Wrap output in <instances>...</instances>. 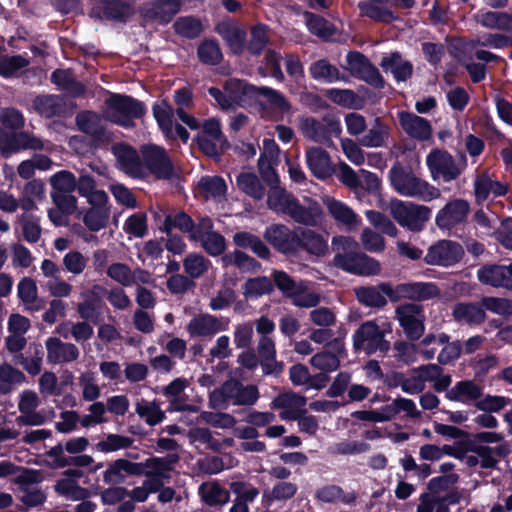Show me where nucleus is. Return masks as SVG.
Wrapping results in <instances>:
<instances>
[{"mask_svg":"<svg viewBox=\"0 0 512 512\" xmlns=\"http://www.w3.org/2000/svg\"><path fill=\"white\" fill-rule=\"evenodd\" d=\"M75 122L79 131L91 137L93 146L108 144L111 141V135L101 124V119L96 112H80L76 115Z\"/></svg>","mask_w":512,"mask_h":512,"instance_id":"20","label":"nucleus"},{"mask_svg":"<svg viewBox=\"0 0 512 512\" xmlns=\"http://www.w3.org/2000/svg\"><path fill=\"white\" fill-rule=\"evenodd\" d=\"M45 345L47 361L50 364L70 363L79 358V349L73 343L63 342L57 337H49Z\"/></svg>","mask_w":512,"mask_h":512,"instance_id":"29","label":"nucleus"},{"mask_svg":"<svg viewBox=\"0 0 512 512\" xmlns=\"http://www.w3.org/2000/svg\"><path fill=\"white\" fill-rule=\"evenodd\" d=\"M388 136V126L382 122L380 117H376L371 128L362 137L361 144L366 147H381Z\"/></svg>","mask_w":512,"mask_h":512,"instance_id":"48","label":"nucleus"},{"mask_svg":"<svg viewBox=\"0 0 512 512\" xmlns=\"http://www.w3.org/2000/svg\"><path fill=\"white\" fill-rule=\"evenodd\" d=\"M398 118L401 128L411 138L419 141L431 138L432 126L427 119L408 111L399 112Z\"/></svg>","mask_w":512,"mask_h":512,"instance_id":"25","label":"nucleus"},{"mask_svg":"<svg viewBox=\"0 0 512 512\" xmlns=\"http://www.w3.org/2000/svg\"><path fill=\"white\" fill-rule=\"evenodd\" d=\"M173 28L177 35L187 39H195L203 31V25L201 21L194 16L179 17L174 22Z\"/></svg>","mask_w":512,"mask_h":512,"instance_id":"50","label":"nucleus"},{"mask_svg":"<svg viewBox=\"0 0 512 512\" xmlns=\"http://www.w3.org/2000/svg\"><path fill=\"white\" fill-rule=\"evenodd\" d=\"M197 56L201 63L205 65H218L223 54L219 44L215 40H205L197 48Z\"/></svg>","mask_w":512,"mask_h":512,"instance_id":"55","label":"nucleus"},{"mask_svg":"<svg viewBox=\"0 0 512 512\" xmlns=\"http://www.w3.org/2000/svg\"><path fill=\"white\" fill-rule=\"evenodd\" d=\"M91 16L97 20L125 24L134 14L133 3L126 0H96Z\"/></svg>","mask_w":512,"mask_h":512,"instance_id":"16","label":"nucleus"},{"mask_svg":"<svg viewBox=\"0 0 512 512\" xmlns=\"http://www.w3.org/2000/svg\"><path fill=\"white\" fill-rule=\"evenodd\" d=\"M105 104L107 106V118L124 128L133 127V120L142 118L147 112V108L142 101L126 94L112 93L106 99Z\"/></svg>","mask_w":512,"mask_h":512,"instance_id":"3","label":"nucleus"},{"mask_svg":"<svg viewBox=\"0 0 512 512\" xmlns=\"http://www.w3.org/2000/svg\"><path fill=\"white\" fill-rule=\"evenodd\" d=\"M483 395V388L473 380L458 381L454 387L446 392V398L453 402H477Z\"/></svg>","mask_w":512,"mask_h":512,"instance_id":"34","label":"nucleus"},{"mask_svg":"<svg viewBox=\"0 0 512 512\" xmlns=\"http://www.w3.org/2000/svg\"><path fill=\"white\" fill-rule=\"evenodd\" d=\"M396 319L410 341L419 340L425 331L424 307L417 303H403L395 308Z\"/></svg>","mask_w":512,"mask_h":512,"instance_id":"9","label":"nucleus"},{"mask_svg":"<svg viewBox=\"0 0 512 512\" xmlns=\"http://www.w3.org/2000/svg\"><path fill=\"white\" fill-rule=\"evenodd\" d=\"M297 226L293 229L285 224H271L266 227L263 238L278 253L287 256H296V245L298 243Z\"/></svg>","mask_w":512,"mask_h":512,"instance_id":"13","label":"nucleus"},{"mask_svg":"<svg viewBox=\"0 0 512 512\" xmlns=\"http://www.w3.org/2000/svg\"><path fill=\"white\" fill-rule=\"evenodd\" d=\"M193 144H196L205 156L214 161H220L223 154L231 147L217 118L203 121L200 131L193 138Z\"/></svg>","mask_w":512,"mask_h":512,"instance_id":"4","label":"nucleus"},{"mask_svg":"<svg viewBox=\"0 0 512 512\" xmlns=\"http://www.w3.org/2000/svg\"><path fill=\"white\" fill-rule=\"evenodd\" d=\"M198 188L206 197L218 198L227 192V185L221 176H203L198 182Z\"/></svg>","mask_w":512,"mask_h":512,"instance_id":"58","label":"nucleus"},{"mask_svg":"<svg viewBox=\"0 0 512 512\" xmlns=\"http://www.w3.org/2000/svg\"><path fill=\"white\" fill-rule=\"evenodd\" d=\"M390 331L389 324L388 329H385L380 327L376 320L361 323L352 336L355 352L363 351L368 356L377 352L382 355L387 354L390 350V342L385 339V335Z\"/></svg>","mask_w":512,"mask_h":512,"instance_id":"5","label":"nucleus"},{"mask_svg":"<svg viewBox=\"0 0 512 512\" xmlns=\"http://www.w3.org/2000/svg\"><path fill=\"white\" fill-rule=\"evenodd\" d=\"M33 109L44 118L65 117L69 108L65 98L56 94L37 95L32 101Z\"/></svg>","mask_w":512,"mask_h":512,"instance_id":"23","label":"nucleus"},{"mask_svg":"<svg viewBox=\"0 0 512 512\" xmlns=\"http://www.w3.org/2000/svg\"><path fill=\"white\" fill-rule=\"evenodd\" d=\"M298 243L296 245V256L305 251L314 256H323L328 250L327 239L312 229L297 226Z\"/></svg>","mask_w":512,"mask_h":512,"instance_id":"26","label":"nucleus"},{"mask_svg":"<svg viewBox=\"0 0 512 512\" xmlns=\"http://www.w3.org/2000/svg\"><path fill=\"white\" fill-rule=\"evenodd\" d=\"M398 415L396 399L392 404L384 405L379 411L376 410H358L351 413V417L360 421L369 422H387Z\"/></svg>","mask_w":512,"mask_h":512,"instance_id":"41","label":"nucleus"},{"mask_svg":"<svg viewBox=\"0 0 512 512\" xmlns=\"http://www.w3.org/2000/svg\"><path fill=\"white\" fill-rule=\"evenodd\" d=\"M136 413L140 418H143L149 426H155L165 419V412L161 410L160 404L157 401H152L145 404L137 403Z\"/></svg>","mask_w":512,"mask_h":512,"instance_id":"59","label":"nucleus"},{"mask_svg":"<svg viewBox=\"0 0 512 512\" xmlns=\"http://www.w3.org/2000/svg\"><path fill=\"white\" fill-rule=\"evenodd\" d=\"M26 380L25 374L12 365L4 363L0 365V394L11 392L12 384H21Z\"/></svg>","mask_w":512,"mask_h":512,"instance_id":"51","label":"nucleus"},{"mask_svg":"<svg viewBox=\"0 0 512 512\" xmlns=\"http://www.w3.org/2000/svg\"><path fill=\"white\" fill-rule=\"evenodd\" d=\"M201 500L208 506L224 505L229 501V492L218 482L202 483L198 488Z\"/></svg>","mask_w":512,"mask_h":512,"instance_id":"39","label":"nucleus"},{"mask_svg":"<svg viewBox=\"0 0 512 512\" xmlns=\"http://www.w3.org/2000/svg\"><path fill=\"white\" fill-rule=\"evenodd\" d=\"M310 364L320 371L333 372L340 367V359L332 352L321 351L314 354L310 359Z\"/></svg>","mask_w":512,"mask_h":512,"instance_id":"64","label":"nucleus"},{"mask_svg":"<svg viewBox=\"0 0 512 512\" xmlns=\"http://www.w3.org/2000/svg\"><path fill=\"white\" fill-rule=\"evenodd\" d=\"M380 288L392 303L403 299L411 303L428 301L438 298L441 293L434 282H404L395 286L390 282H380Z\"/></svg>","mask_w":512,"mask_h":512,"instance_id":"6","label":"nucleus"},{"mask_svg":"<svg viewBox=\"0 0 512 512\" xmlns=\"http://www.w3.org/2000/svg\"><path fill=\"white\" fill-rule=\"evenodd\" d=\"M127 234L137 238L144 237L148 232L147 215L144 212H137L130 215L123 227Z\"/></svg>","mask_w":512,"mask_h":512,"instance_id":"62","label":"nucleus"},{"mask_svg":"<svg viewBox=\"0 0 512 512\" xmlns=\"http://www.w3.org/2000/svg\"><path fill=\"white\" fill-rule=\"evenodd\" d=\"M479 282L492 287H512V262L509 265L486 264L477 271Z\"/></svg>","mask_w":512,"mask_h":512,"instance_id":"24","label":"nucleus"},{"mask_svg":"<svg viewBox=\"0 0 512 512\" xmlns=\"http://www.w3.org/2000/svg\"><path fill=\"white\" fill-rule=\"evenodd\" d=\"M198 242H200L204 251L212 257L220 256L226 250V239L217 231L205 235L203 238L199 239Z\"/></svg>","mask_w":512,"mask_h":512,"instance_id":"60","label":"nucleus"},{"mask_svg":"<svg viewBox=\"0 0 512 512\" xmlns=\"http://www.w3.org/2000/svg\"><path fill=\"white\" fill-rule=\"evenodd\" d=\"M393 188L403 196L418 197L425 202L440 197V190L428 182L416 177L411 171L393 166L389 172Z\"/></svg>","mask_w":512,"mask_h":512,"instance_id":"2","label":"nucleus"},{"mask_svg":"<svg viewBox=\"0 0 512 512\" xmlns=\"http://www.w3.org/2000/svg\"><path fill=\"white\" fill-rule=\"evenodd\" d=\"M319 214V208H307L296 198L295 202H293V205L289 209L287 216L298 224L313 227L317 225V217Z\"/></svg>","mask_w":512,"mask_h":512,"instance_id":"47","label":"nucleus"},{"mask_svg":"<svg viewBox=\"0 0 512 512\" xmlns=\"http://www.w3.org/2000/svg\"><path fill=\"white\" fill-rule=\"evenodd\" d=\"M309 73L311 78L324 83H334L345 79L339 69L324 58L312 62L309 66Z\"/></svg>","mask_w":512,"mask_h":512,"instance_id":"37","label":"nucleus"},{"mask_svg":"<svg viewBox=\"0 0 512 512\" xmlns=\"http://www.w3.org/2000/svg\"><path fill=\"white\" fill-rule=\"evenodd\" d=\"M426 164L433 179L441 177L444 182H450L461 174V169L456 165L453 156L446 150H431L427 155Z\"/></svg>","mask_w":512,"mask_h":512,"instance_id":"18","label":"nucleus"},{"mask_svg":"<svg viewBox=\"0 0 512 512\" xmlns=\"http://www.w3.org/2000/svg\"><path fill=\"white\" fill-rule=\"evenodd\" d=\"M360 15L370 18L378 23L390 24L398 19V16L388 7L371 1H360L358 3Z\"/></svg>","mask_w":512,"mask_h":512,"instance_id":"36","label":"nucleus"},{"mask_svg":"<svg viewBox=\"0 0 512 512\" xmlns=\"http://www.w3.org/2000/svg\"><path fill=\"white\" fill-rule=\"evenodd\" d=\"M42 148V141L26 132L6 131L0 128V154L4 158L21 150H40Z\"/></svg>","mask_w":512,"mask_h":512,"instance_id":"19","label":"nucleus"},{"mask_svg":"<svg viewBox=\"0 0 512 512\" xmlns=\"http://www.w3.org/2000/svg\"><path fill=\"white\" fill-rule=\"evenodd\" d=\"M274 291L273 282L267 276L248 278L243 285V294L246 299H258Z\"/></svg>","mask_w":512,"mask_h":512,"instance_id":"43","label":"nucleus"},{"mask_svg":"<svg viewBox=\"0 0 512 512\" xmlns=\"http://www.w3.org/2000/svg\"><path fill=\"white\" fill-rule=\"evenodd\" d=\"M268 26L258 23L250 30V40L246 41L245 50L253 56H259L267 46L269 38L267 35Z\"/></svg>","mask_w":512,"mask_h":512,"instance_id":"46","label":"nucleus"},{"mask_svg":"<svg viewBox=\"0 0 512 512\" xmlns=\"http://www.w3.org/2000/svg\"><path fill=\"white\" fill-rule=\"evenodd\" d=\"M238 188L251 198L261 200L266 192L265 186L253 172H242L236 179Z\"/></svg>","mask_w":512,"mask_h":512,"instance_id":"42","label":"nucleus"},{"mask_svg":"<svg viewBox=\"0 0 512 512\" xmlns=\"http://www.w3.org/2000/svg\"><path fill=\"white\" fill-rule=\"evenodd\" d=\"M333 264L337 268L354 275L372 276L381 271L380 263L361 252L337 253L333 258Z\"/></svg>","mask_w":512,"mask_h":512,"instance_id":"10","label":"nucleus"},{"mask_svg":"<svg viewBox=\"0 0 512 512\" xmlns=\"http://www.w3.org/2000/svg\"><path fill=\"white\" fill-rule=\"evenodd\" d=\"M179 461L177 454H167L165 457H150L144 462H136L140 466V476L152 475L168 478V472L173 469V465Z\"/></svg>","mask_w":512,"mask_h":512,"instance_id":"30","label":"nucleus"},{"mask_svg":"<svg viewBox=\"0 0 512 512\" xmlns=\"http://www.w3.org/2000/svg\"><path fill=\"white\" fill-rule=\"evenodd\" d=\"M215 31L227 43L235 55H241L246 47V30L228 18L217 23Z\"/></svg>","mask_w":512,"mask_h":512,"instance_id":"22","label":"nucleus"},{"mask_svg":"<svg viewBox=\"0 0 512 512\" xmlns=\"http://www.w3.org/2000/svg\"><path fill=\"white\" fill-rule=\"evenodd\" d=\"M44 456L51 459L50 461L44 460V465L54 470L70 466L87 467L94 462V459L90 455L86 454L66 456L61 442L47 450L44 453Z\"/></svg>","mask_w":512,"mask_h":512,"instance_id":"21","label":"nucleus"},{"mask_svg":"<svg viewBox=\"0 0 512 512\" xmlns=\"http://www.w3.org/2000/svg\"><path fill=\"white\" fill-rule=\"evenodd\" d=\"M234 85L243 95L253 97L261 95L266 98L269 107L283 117L291 113L292 105L284 94L267 86H255L245 81L236 80Z\"/></svg>","mask_w":512,"mask_h":512,"instance_id":"14","label":"nucleus"},{"mask_svg":"<svg viewBox=\"0 0 512 512\" xmlns=\"http://www.w3.org/2000/svg\"><path fill=\"white\" fill-rule=\"evenodd\" d=\"M470 204L467 200L455 198L448 201L436 214L435 224L442 231H451L467 221Z\"/></svg>","mask_w":512,"mask_h":512,"instance_id":"17","label":"nucleus"},{"mask_svg":"<svg viewBox=\"0 0 512 512\" xmlns=\"http://www.w3.org/2000/svg\"><path fill=\"white\" fill-rule=\"evenodd\" d=\"M133 442L134 440L128 436L108 434L104 440L97 443L96 448L103 453H109L130 448Z\"/></svg>","mask_w":512,"mask_h":512,"instance_id":"61","label":"nucleus"},{"mask_svg":"<svg viewBox=\"0 0 512 512\" xmlns=\"http://www.w3.org/2000/svg\"><path fill=\"white\" fill-rule=\"evenodd\" d=\"M225 330L221 321L210 314H202L193 317L187 325V331L191 337L211 336Z\"/></svg>","mask_w":512,"mask_h":512,"instance_id":"33","label":"nucleus"},{"mask_svg":"<svg viewBox=\"0 0 512 512\" xmlns=\"http://www.w3.org/2000/svg\"><path fill=\"white\" fill-rule=\"evenodd\" d=\"M304 17L309 32L324 41H329L336 34V27L319 14L305 12Z\"/></svg>","mask_w":512,"mask_h":512,"instance_id":"38","label":"nucleus"},{"mask_svg":"<svg viewBox=\"0 0 512 512\" xmlns=\"http://www.w3.org/2000/svg\"><path fill=\"white\" fill-rule=\"evenodd\" d=\"M139 151L140 155L127 144L116 148L115 155L126 174L143 178L147 170L158 180H171L174 177V164L164 147L148 143L141 145Z\"/></svg>","mask_w":512,"mask_h":512,"instance_id":"1","label":"nucleus"},{"mask_svg":"<svg viewBox=\"0 0 512 512\" xmlns=\"http://www.w3.org/2000/svg\"><path fill=\"white\" fill-rule=\"evenodd\" d=\"M153 116L165 137L172 135L173 109L165 100L161 104H154L152 107Z\"/></svg>","mask_w":512,"mask_h":512,"instance_id":"54","label":"nucleus"},{"mask_svg":"<svg viewBox=\"0 0 512 512\" xmlns=\"http://www.w3.org/2000/svg\"><path fill=\"white\" fill-rule=\"evenodd\" d=\"M271 276L274 287H277L285 297L292 298L303 292L302 288L287 272L274 269Z\"/></svg>","mask_w":512,"mask_h":512,"instance_id":"49","label":"nucleus"},{"mask_svg":"<svg viewBox=\"0 0 512 512\" xmlns=\"http://www.w3.org/2000/svg\"><path fill=\"white\" fill-rule=\"evenodd\" d=\"M326 206L329 214L336 222L346 226H354L357 224V214L345 203L332 198L326 201Z\"/></svg>","mask_w":512,"mask_h":512,"instance_id":"44","label":"nucleus"},{"mask_svg":"<svg viewBox=\"0 0 512 512\" xmlns=\"http://www.w3.org/2000/svg\"><path fill=\"white\" fill-rule=\"evenodd\" d=\"M346 62L348 70L354 78L362 80L378 90L385 87V80L378 68L363 53L349 51L346 55Z\"/></svg>","mask_w":512,"mask_h":512,"instance_id":"11","label":"nucleus"},{"mask_svg":"<svg viewBox=\"0 0 512 512\" xmlns=\"http://www.w3.org/2000/svg\"><path fill=\"white\" fill-rule=\"evenodd\" d=\"M307 166L314 177L325 180L334 173L329 153L321 147H311L305 153Z\"/></svg>","mask_w":512,"mask_h":512,"instance_id":"28","label":"nucleus"},{"mask_svg":"<svg viewBox=\"0 0 512 512\" xmlns=\"http://www.w3.org/2000/svg\"><path fill=\"white\" fill-rule=\"evenodd\" d=\"M175 228L190 235L194 228V221L191 216L184 211H179L173 215H166L162 231L166 234H170V232Z\"/></svg>","mask_w":512,"mask_h":512,"instance_id":"53","label":"nucleus"},{"mask_svg":"<svg viewBox=\"0 0 512 512\" xmlns=\"http://www.w3.org/2000/svg\"><path fill=\"white\" fill-rule=\"evenodd\" d=\"M354 291L358 302L366 307L383 308L387 305L388 297L383 294L380 283L376 286H361Z\"/></svg>","mask_w":512,"mask_h":512,"instance_id":"40","label":"nucleus"},{"mask_svg":"<svg viewBox=\"0 0 512 512\" xmlns=\"http://www.w3.org/2000/svg\"><path fill=\"white\" fill-rule=\"evenodd\" d=\"M210 261L198 253H190L183 260V267L190 279L200 278L209 269Z\"/></svg>","mask_w":512,"mask_h":512,"instance_id":"56","label":"nucleus"},{"mask_svg":"<svg viewBox=\"0 0 512 512\" xmlns=\"http://www.w3.org/2000/svg\"><path fill=\"white\" fill-rule=\"evenodd\" d=\"M452 316L458 323H465L470 326H478L486 319L485 310L480 303L459 302L456 303L452 310Z\"/></svg>","mask_w":512,"mask_h":512,"instance_id":"31","label":"nucleus"},{"mask_svg":"<svg viewBox=\"0 0 512 512\" xmlns=\"http://www.w3.org/2000/svg\"><path fill=\"white\" fill-rule=\"evenodd\" d=\"M465 252L456 241L441 239L432 244L424 257V262L432 266L451 267L458 264Z\"/></svg>","mask_w":512,"mask_h":512,"instance_id":"12","label":"nucleus"},{"mask_svg":"<svg viewBox=\"0 0 512 512\" xmlns=\"http://www.w3.org/2000/svg\"><path fill=\"white\" fill-rule=\"evenodd\" d=\"M140 466L136 462L119 458L108 464L103 473V481L107 485L124 484L127 476H140Z\"/></svg>","mask_w":512,"mask_h":512,"instance_id":"27","label":"nucleus"},{"mask_svg":"<svg viewBox=\"0 0 512 512\" xmlns=\"http://www.w3.org/2000/svg\"><path fill=\"white\" fill-rule=\"evenodd\" d=\"M29 65V61L22 55H1L0 54V76L9 79Z\"/></svg>","mask_w":512,"mask_h":512,"instance_id":"57","label":"nucleus"},{"mask_svg":"<svg viewBox=\"0 0 512 512\" xmlns=\"http://www.w3.org/2000/svg\"><path fill=\"white\" fill-rule=\"evenodd\" d=\"M307 398L293 391L284 392L278 395L272 402L276 409H304Z\"/></svg>","mask_w":512,"mask_h":512,"instance_id":"63","label":"nucleus"},{"mask_svg":"<svg viewBox=\"0 0 512 512\" xmlns=\"http://www.w3.org/2000/svg\"><path fill=\"white\" fill-rule=\"evenodd\" d=\"M180 9V0H157L147 9L146 15L149 19L166 25L173 20Z\"/></svg>","mask_w":512,"mask_h":512,"instance_id":"35","label":"nucleus"},{"mask_svg":"<svg viewBox=\"0 0 512 512\" xmlns=\"http://www.w3.org/2000/svg\"><path fill=\"white\" fill-rule=\"evenodd\" d=\"M380 66L384 71H390L397 82H405L413 74V64L402 58L400 52H392L389 56L382 58Z\"/></svg>","mask_w":512,"mask_h":512,"instance_id":"32","label":"nucleus"},{"mask_svg":"<svg viewBox=\"0 0 512 512\" xmlns=\"http://www.w3.org/2000/svg\"><path fill=\"white\" fill-rule=\"evenodd\" d=\"M431 208L411 202L398 201L391 207L393 219L402 227L413 232H420L431 218Z\"/></svg>","mask_w":512,"mask_h":512,"instance_id":"8","label":"nucleus"},{"mask_svg":"<svg viewBox=\"0 0 512 512\" xmlns=\"http://www.w3.org/2000/svg\"><path fill=\"white\" fill-rule=\"evenodd\" d=\"M263 180L270 186L267 197L268 207L277 213L287 215L296 197L279 186V176L270 164L263 172Z\"/></svg>","mask_w":512,"mask_h":512,"instance_id":"15","label":"nucleus"},{"mask_svg":"<svg viewBox=\"0 0 512 512\" xmlns=\"http://www.w3.org/2000/svg\"><path fill=\"white\" fill-rule=\"evenodd\" d=\"M298 487L291 482L281 481L276 483L271 491H265L263 494V503L270 505L273 501H286L295 496Z\"/></svg>","mask_w":512,"mask_h":512,"instance_id":"52","label":"nucleus"},{"mask_svg":"<svg viewBox=\"0 0 512 512\" xmlns=\"http://www.w3.org/2000/svg\"><path fill=\"white\" fill-rule=\"evenodd\" d=\"M110 214V208L90 207L85 212L82 221L88 230L98 232L107 227Z\"/></svg>","mask_w":512,"mask_h":512,"instance_id":"45","label":"nucleus"},{"mask_svg":"<svg viewBox=\"0 0 512 512\" xmlns=\"http://www.w3.org/2000/svg\"><path fill=\"white\" fill-rule=\"evenodd\" d=\"M299 126L303 135L317 143H332V137H339L342 132L339 117L333 113H327L318 120L314 117H301Z\"/></svg>","mask_w":512,"mask_h":512,"instance_id":"7","label":"nucleus"}]
</instances>
